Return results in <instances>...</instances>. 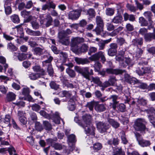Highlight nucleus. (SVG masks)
Listing matches in <instances>:
<instances>
[{"instance_id":"nucleus-1","label":"nucleus","mask_w":155,"mask_h":155,"mask_svg":"<svg viewBox=\"0 0 155 155\" xmlns=\"http://www.w3.org/2000/svg\"><path fill=\"white\" fill-rule=\"evenodd\" d=\"M74 69L76 71L88 80H90V76L93 74V70L91 69L89 71V68L87 67L82 68L76 66L74 67Z\"/></svg>"},{"instance_id":"nucleus-2","label":"nucleus","mask_w":155,"mask_h":155,"mask_svg":"<svg viewBox=\"0 0 155 155\" xmlns=\"http://www.w3.org/2000/svg\"><path fill=\"white\" fill-rule=\"evenodd\" d=\"M153 32L147 33V29L145 28H141L139 31V34L144 35V38L146 42H150L152 40L155 39V27L153 28Z\"/></svg>"},{"instance_id":"nucleus-3","label":"nucleus","mask_w":155,"mask_h":155,"mask_svg":"<svg viewBox=\"0 0 155 155\" xmlns=\"http://www.w3.org/2000/svg\"><path fill=\"white\" fill-rule=\"evenodd\" d=\"M43 58H47V60L42 62L43 66H47V71L48 74L50 76H52L53 74L54 71L51 64V62L53 59V58L50 55L49 53H47L46 55L43 56Z\"/></svg>"},{"instance_id":"nucleus-4","label":"nucleus","mask_w":155,"mask_h":155,"mask_svg":"<svg viewBox=\"0 0 155 155\" xmlns=\"http://www.w3.org/2000/svg\"><path fill=\"white\" fill-rule=\"evenodd\" d=\"M92 117L89 114H86L82 117L81 122L79 123V125L83 127L86 126H88L92 124Z\"/></svg>"},{"instance_id":"nucleus-5","label":"nucleus","mask_w":155,"mask_h":155,"mask_svg":"<svg viewBox=\"0 0 155 155\" xmlns=\"http://www.w3.org/2000/svg\"><path fill=\"white\" fill-rule=\"evenodd\" d=\"M144 120L141 118H138L135 121L134 126L135 129L137 131H144L146 129L143 124Z\"/></svg>"},{"instance_id":"nucleus-6","label":"nucleus","mask_w":155,"mask_h":155,"mask_svg":"<svg viewBox=\"0 0 155 155\" xmlns=\"http://www.w3.org/2000/svg\"><path fill=\"white\" fill-rule=\"evenodd\" d=\"M100 58H101L102 62L104 63L106 61L104 52L99 51L92 55L89 58V59L92 61H98Z\"/></svg>"},{"instance_id":"nucleus-7","label":"nucleus","mask_w":155,"mask_h":155,"mask_svg":"<svg viewBox=\"0 0 155 155\" xmlns=\"http://www.w3.org/2000/svg\"><path fill=\"white\" fill-rule=\"evenodd\" d=\"M82 11L80 9L70 12L68 14L69 18L72 20H77L80 16Z\"/></svg>"},{"instance_id":"nucleus-8","label":"nucleus","mask_w":155,"mask_h":155,"mask_svg":"<svg viewBox=\"0 0 155 155\" xmlns=\"http://www.w3.org/2000/svg\"><path fill=\"white\" fill-rule=\"evenodd\" d=\"M97 127L99 131L101 133L106 132L110 127L109 125L107 123L100 122L97 124Z\"/></svg>"},{"instance_id":"nucleus-9","label":"nucleus","mask_w":155,"mask_h":155,"mask_svg":"<svg viewBox=\"0 0 155 155\" xmlns=\"http://www.w3.org/2000/svg\"><path fill=\"white\" fill-rule=\"evenodd\" d=\"M117 81L115 76L113 75L110 76L108 80L104 82V86L105 87L114 86L116 84Z\"/></svg>"},{"instance_id":"nucleus-10","label":"nucleus","mask_w":155,"mask_h":155,"mask_svg":"<svg viewBox=\"0 0 155 155\" xmlns=\"http://www.w3.org/2000/svg\"><path fill=\"white\" fill-rule=\"evenodd\" d=\"M144 16L148 20L149 22V25L148 27V29L150 30L154 27L153 25V21H152V17L153 15L150 11L145 12L143 14Z\"/></svg>"},{"instance_id":"nucleus-11","label":"nucleus","mask_w":155,"mask_h":155,"mask_svg":"<svg viewBox=\"0 0 155 155\" xmlns=\"http://www.w3.org/2000/svg\"><path fill=\"white\" fill-rule=\"evenodd\" d=\"M59 42L62 44L65 45H68L69 44V37L66 34H61L59 36Z\"/></svg>"},{"instance_id":"nucleus-12","label":"nucleus","mask_w":155,"mask_h":155,"mask_svg":"<svg viewBox=\"0 0 155 155\" xmlns=\"http://www.w3.org/2000/svg\"><path fill=\"white\" fill-rule=\"evenodd\" d=\"M110 47L107 54L110 56H114L117 53V45L116 43H112L110 44Z\"/></svg>"},{"instance_id":"nucleus-13","label":"nucleus","mask_w":155,"mask_h":155,"mask_svg":"<svg viewBox=\"0 0 155 155\" xmlns=\"http://www.w3.org/2000/svg\"><path fill=\"white\" fill-rule=\"evenodd\" d=\"M52 147H54L55 149L57 150H61L62 149L65 150L64 152L65 153H67L68 154L70 153L71 151H72L73 150V147H70V149L68 150L66 149V147L64 146H62L61 145L55 143L54 144L52 145Z\"/></svg>"},{"instance_id":"nucleus-14","label":"nucleus","mask_w":155,"mask_h":155,"mask_svg":"<svg viewBox=\"0 0 155 155\" xmlns=\"http://www.w3.org/2000/svg\"><path fill=\"white\" fill-rule=\"evenodd\" d=\"M82 127L84 129L87 134L89 135L94 136L95 128L92 124Z\"/></svg>"},{"instance_id":"nucleus-15","label":"nucleus","mask_w":155,"mask_h":155,"mask_svg":"<svg viewBox=\"0 0 155 155\" xmlns=\"http://www.w3.org/2000/svg\"><path fill=\"white\" fill-rule=\"evenodd\" d=\"M105 71L106 73L108 74H114L116 75L122 74L125 72L124 70L118 69H113L111 68H107Z\"/></svg>"},{"instance_id":"nucleus-16","label":"nucleus","mask_w":155,"mask_h":155,"mask_svg":"<svg viewBox=\"0 0 155 155\" xmlns=\"http://www.w3.org/2000/svg\"><path fill=\"white\" fill-rule=\"evenodd\" d=\"M84 38L80 37L73 38L71 40V44L78 45L81 43L84 42Z\"/></svg>"},{"instance_id":"nucleus-17","label":"nucleus","mask_w":155,"mask_h":155,"mask_svg":"<svg viewBox=\"0 0 155 155\" xmlns=\"http://www.w3.org/2000/svg\"><path fill=\"white\" fill-rule=\"evenodd\" d=\"M75 61L78 64H88L90 63V61L87 58H82L76 57L74 59Z\"/></svg>"},{"instance_id":"nucleus-18","label":"nucleus","mask_w":155,"mask_h":155,"mask_svg":"<svg viewBox=\"0 0 155 155\" xmlns=\"http://www.w3.org/2000/svg\"><path fill=\"white\" fill-rule=\"evenodd\" d=\"M111 40V38H110L109 39L105 40H101L98 43V45L99 47V50H103L105 48V44L110 42Z\"/></svg>"},{"instance_id":"nucleus-19","label":"nucleus","mask_w":155,"mask_h":155,"mask_svg":"<svg viewBox=\"0 0 155 155\" xmlns=\"http://www.w3.org/2000/svg\"><path fill=\"white\" fill-rule=\"evenodd\" d=\"M35 53L37 55H41L46 53V55L48 53L45 49L44 48H41L40 47H36L34 49Z\"/></svg>"},{"instance_id":"nucleus-20","label":"nucleus","mask_w":155,"mask_h":155,"mask_svg":"<svg viewBox=\"0 0 155 155\" xmlns=\"http://www.w3.org/2000/svg\"><path fill=\"white\" fill-rule=\"evenodd\" d=\"M94 109L97 112H101L105 111L106 108L103 104H99L96 103Z\"/></svg>"},{"instance_id":"nucleus-21","label":"nucleus","mask_w":155,"mask_h":155,"mask_svg":"<svg viewBox=\"0 0 155 155\" xmlns=\"http://www.w3.org/2000/svg\"><path fill=\"white\" fill-rule=\"evenodd\" d=\"M11 3L8 2H6L4 5L5 12L7 15L10 14L12 12V9L11 7Z\"/></svg>"},{"instance_id":"nucleus-22","label":"nucleus","mask_w":155,"mask_h":155,"mask_svg":"<svg viewBox=\"0 0 155 155\" xmlns=\"http://www.w3.org/2000/svg\"><path fill=\"white\" fill-rule=\"evenodd\" d=\"M32 69L34 71L39 73L42 76H43L45 74V71L43 69L41 68L39 66L35 65L32 68Z\"/></svg>"},{"instance_id":"nucleus-23","label":"nucleus","mask_w":155,"mask_h":155,"mask_svg":"<svg viewBox=\"0 0 155 155\" xmlns=\"http://www.w3.org/2000/svg\"><path fill=\"white\" fill-rule=\"evenodd\" d=\"M123 17L120 15H118L115 16L112 19L111 22L114 24H118L121 23Z\"/></svg>"},{"instance_id":"nucleus-24","label":"nucleus","mask_w":155,"mask_h":155,"mask_svg":"<svg viewBox=\"0 0 155 155\" xmlns=\"http://www.w3.org/2000/svg\"><path fill=\"white\" fill-rule=\"evenodd\" d=\"M102 147V146L101 143H96L93 145L92 147V148L94 152H97L101 150Z\"/></svg>"},{"instance_id":"nucleus-25","label":"nucleus","mask_w":155,"mask_h":155,"mask_svg":"<svg viewBox=\"0 0 155 155\" xmlns=\"http://www.w3.org/2000/svg\"><path fill=\"white\" fill-rule=\"evenodd\" d=\"M42 75L38 73H31L29 75V78L32 80H35L41 77Z\"/></svg>"},{"instance_id":"nucleus-26","label":"nucleus","mask_w":155,"mask_h":155,"mask_svg":"<svg viewBox=\"0 0 155 155\" xmlns=\"http://www.w3.org/2000/svg\"><path fill=\"white\" fill-rule=\"evenodd\" d=\"M139 144L143 147L149 146L151 144L150 141L141 139L138 140Z\"/></svg>"},{"instance_id":"nucleus-27","label":"nucleus","mask_w":155,"mask_h":155,"mask_svg":"<svg viewBox=\"0 0 155 155\" xmlns=\"http://www.w3.org/2000/svg\"><path fill=\"white\" fill-rule=\"evenodd\" d=\"M107 121L114 128H117L120 126L119 124L114 119L108 118Z\"/></svg>"},{"instance_id":"nucleus-28","label":"nucleus","mask_w":155,"mask_h":155,"mask_svg":"<svg viewBox=\"0 0 155 155\" xmlns=\"http://www.w3.org/2000/svg\"><path fill=\"white\" fill-rule=\"evenodd\" d=\"M53 116V120L54 122L55 123L58 124H59L60 123V120H62L63 123H64V122L63 121V120H62V119H61L60 117L59 114L58 112H55V113L54 114Z\"/></svg>"},{"instance_id":"nucleus-29","label":"nucleus","mask_w":155,"mask_h":155,"mask_svg":"<svg viewBox=\"0 0 155 155\" xmlns=\"http://www.w3.org/2000/svg\"><path fill=\"white\" fill-rule=\"evenodd\" d=\"M30 23L33 29L36 30L39 28L40 25L36 19H33L31 21Z\"/></svg>"},{"instance_id":"nucleus-30","label":"nucleus","mask_w":155,"mask_h":155,"mask_svg":"<svg viewBox=\"0 0 155 155\" xmlns=\"http://www.w3.org/2000/svg\"><path fill=\"white\" fill-rule=\"evenodd\" d=\"M68 107L70 110H74L75 108V103L73 99H70L68 101Z\"/></svg>"},{"instance_id":"nucleus-31","label":"nucleus","mask_w":155,"mask_h":155,"mask_svg":"<svg viewBox=\"0 0 155 155\" xmlns=\"http://www.w3.org/2000/svg\"><path fill=\"white\" fill-rule=\"evenodd\" d=\"M71 50L74 53L76 54H79L80 53L79 48L78 45L73 44H70Z\"/></svg>"},{"instance_id":"nucleus-32","label":"nucleus","mask_w":155,"mask_h":155,"mask_svg":"<svg viewBox=\"0 0 155 155\" xmlns=\"http://www.w3.org/2000/svg\"><path fill=\"white\" fill-rule=\"evenodd\" d=\"M96 22L97 26L100 27H103L104 23L101 18L99 16H97L96 18Z\"/></svg>"},{"instance_id":"nucleus-33","label":"nucleus","mask_w":155,"mask_h":155,"mask_svg":"<svg viewBox=\"0 0 155 155\" xmlns=\"http://www.w3.org/2000/svg\"><path fill=\"white\" fill-rule=\"evenodd\" d=\"M11 120V117L9 115H6L5 118L2 119V122L7 124L8 126H10V121Z\"/></svg>"},{"instance_id":"nucleus-34","label":"nucleus","mask_w":155,"mask_h":155,"mask_svg":"<svg viewBox=\"0 0 155 155\" xmlns=\"http://www.w3.org/2000/svg\"><path fill=\"white\" fill-rule=\"evenodd\" d=\"M10 18L12 21L14 23H18L19 22L20 19L18 15H13L10 16Z\"/></svg>"},{"instance_id":"nucleus-35","label":"nucleus","mask_w":155,"mask_h":155,"mask_svg":"<svg viewBox=\"0 0 155 155\" xmlns=\"http://www.w3.org/2000/svg\"><path fill=\"white\" fill-rule=\"evenodd\" d=\"M16 95L12 92H9L7 94V99L8 101H12L15 98Z\"/></svg>"},{"instance_id":"nucleus-36","label":"nucleus","mask_w":155,"mask_h":155,"mask_svg":"<svg viewBox=\"0 0 155 155\" xmlns=\"http://www.w3.org/2000/svg\"><path fill=\"white\" fill-rule=\"evenodd\" d=\"M95 12L93 9L90 8L87 11V15H89L90 18H92L95 16Z\"/></svg>"},{"instance_id":"nucleus-37","label":"nucleus","mask_w":155,"mask_h":155,"mask_svg":"<svg viewBox=\"0 0 155 155\" xmlns=\"http://www.w3.org/2000/svg\"><path fill=\"white\" fill-rule=\"evenodd\" d=\"M66 72L71 78H74L76 76V74L74 71L69 68L66 69Z\"/></svg>"},{"instance_id":"nucleus-38","label":"nucleus","mask_w":155,"mask_h":155,"mask_svg":"<svg viewBox=\"0 0 155 155\" xmlns=\"http://www.w3.org/2000/svg\"><path fill=\"white\" fill-rule=\"evenodd\" d=\"M139 22L141 26H147L148 24L147 21L142 17L139 18Z\"/></svg>"},{"instance_id":"nucleus-39","label":"nucleus","mask_w":155,"mask_h":155,"mask_svg":"<svg viewBox=\"0 0 155 155\" xmlns=\"http://www.w3.org/2000/svg\"><path fill=\"white\" fill-rule=\"evenodd\" d=\"M68 144L70 145V143H74L76 141L75 135L72 134L68 136Z\"/></svg>"},{"instance_id":"nucleus-40","label":"nucleus","mask_w":155,"mask_h":155,"mask_svg":"<svg viewBox=\"0 0 155 155\" xmlns=\"http://www.w3.org/2000/svg\"><path fill=\"white\" fill-rule=\"evenodd\" d=\"M107 143L109 144H113L115 146L118 144L119 140L117 138H114L112 140V139L109 140L107 141Z\"/></svg>"},{"instance_id":"nucleus-41","label":"nucleus","mask_w":155,"mask_h":155,"mask_svg":"<svg viewBox=\"0 0 155 155\" xmlns=\"http://www.w3.org/2000/svg\"><path fill=\"white\" fill-rule=\"evenodd\" d=\"M133 42L135 45H141L143 43V39L142 38L134 39Z\"/></svg>"},{"instance_id":"nucleus-42","label":"nucleus","mask_w":155,"mask_h":155,"mask_svg":"<svg viewBox=\"0 0 155 155\" xmlns=\"http://www.w3.org/2000/svg\"><path fill=\"white\" fill-rule=\"evenodd\" d=\"M105 13L107 15L109 16L113 15L114 13V10L111 8H108L106 9Z\"/></svg>"},{"instance_id":"nucleus-43","label":"nucleus","mask_w":155,"mask_h":155,"mask_svg":"<svg viewBox=\"0 0 155 155\" xmlns=\"http://www.w3.org/2000/svg\"><path fill=\"white\" fill-rule=\"evenodd\" d=\"M7 49L11 51H15L17 50V47L11 43H9L7 45Z\"/></svg>"},{"instance_id":"nucleus-44","label":"nucleus","mask_w":155,"mask_h":155,"mask_svg":"<svg viewBox=\"0 0 155 155\" xmlns=\"http://www.w3.org/2000/svg\"><path fill=\"white\" fill-rule=\"evenodd\" d=\"M49 85L51 88L55 90H57L59 87V85L57 84L54 81H51Z\"/></svg>"},{"instance_id":"nucleus-45","label":"nucleus","mask_w":155,"mask_h":155,"mask_svg":"<svg viewBox=\"0 0 155 155\" xmlns=\"http://www.w3.org/2000/svg\"><path fill=\"white\" fill-rule=\"evenodd\" d=\"M96 102L94 101H92L87 103L86 105V107L89 108L90 110H93V107L96 104Z\"/></svg>"},{"instance_id":"nucleus-46","label":"nucleus","mask_w":155,"mask_h":155,"mask_svg":"<svg viewBox=\"0 0 155 155\" xmlns=\"http://www.w3.org/2000/svg\"><path fill=\"white\" fill-rule=\"evenodd\" d=\"M102 67L101 64L98 61L96 62L94 65L95 71H96L99 72Z\"/></svg>"},{"instance_id":"nucleus-47","label":"nucleus","mask_w":155,"mask_h":155,"mask_svg":"<svg viewBox=\"0 0 155 155\" xmlns=\"http://www.w3.org/2000/svg\"><path fill=\"white\" fill-rule=\"evenodd\" d=\"M88 49V46L86 44H83L81 46V48H79L80 53L84 52H86Z\"/></svg>"},{"instance_id":"nucleus-48","label":"nucleus","mask_w":155,"mask_h":155,"mask_svg":"<svg viewBox=\"0 0 155 155\" xmlns=\"http://www.w3.org/2000/svg\"><path fill=\"white\" fill-rule=\"evenodd\" d=\"M124 56L118 55L116 56L115 59L116 61H119L120 63L122 65L123 64L124 62Z\"/></svg>"},{"instance_id":"nucleus-49","label":"nucleus","mask_w":155,"mask_h":155,"mask_svg":"<svg viewBox=\"0 0 155 155\" xmlns=\"http://www.w3.org/2000/svg\"><path fill=\"white\" fill-rule=\"evenodd\" d=\"M118 110L121 112H124L125 110V106L123 103H121L117 106Z\"/></svg>"},{"instance_id":"nucleus-50","label":"nucleus","mask_w":155,"mask_h":155,"mask_svg":"<svg viewBox=\"0 0 155 155\" xmlns=\"http://www.w3.org/2000/svg\"><path fill=\"white\" fill-rule=\"evenodd\" d=\"M81 94L83 96L85 95L87 98H90L91 97L92 94L89 92H86V91L84 90H82L80 91Z\"/></svg>"},{"instance_id":"nucleus-51","label":"nucleus","mask_w":155,"mask_h":155,"mask_svg":"<svg viewBox=\"0 0 155 155\" xmlns=\"http://www.w3.org/2000/svg\"><path fill=\"white\" fill-rule=\"evenodd\" d=\"M29 88L27 87L23 88L22 90V94L24 96H27L28 95L29 93Z\"/></svg>"},{"instance_id":"nucleus-52","label":"nucleus","mask_w":155,"mask_h":155,"mask_svg":"<svg viewBox=\"0 0 155 155\" xmlns=\"http://www.w3.org/2000/svg\"><path fill=\"white\" fill-rule=\"evenodd\" d=\"M135 2L137 8L139 9L140 11L142 10L143 9L144 7L143 4L139 2L137 0H135Z\"/></svg>"},{"instance_id":"nucleus-53","label":"nucleus","mask_w":155,"mask_h":155,"mask_svg":"<svg viewBox=\"0 0 155 155\" xmlns=\"http://www.w3.org/2000/svg\"><path fill=\"white\" fill-rule=\"evenodd\" d=\"M139 84L138 87L143 89H145L147 88L148 89V87L147 84L145 83H143L139 81V82L138 83Z\"/></svg>"},{"instance_id":"nucleus-54","label":"nucleus","mask_w":155,"mask_h":155,"mask_svg":"<svg viewBox=\"0 0 155 155\" xmlns=\"http://www.w3.org/2000/svg\"><path fill=\"white\" fill-rule=\"evenodd\" d=\"M43 123L46 130H49L51 129V125L48 121H44Z\"/></svg>"},{"instance_id":"nucleus-55","label":"nucleus","mask_w":155,"mask_h":155,"mask_svg":"<svg viewBox=\"0 0 155 155\" xmlns=\"http://www.w3.org/2000/svg\"><path fill=\"white\" fill-rule=\"evenodd\" d=\"M27 58V54L24 53H19L18 59L20 61L25 60Z\"/></svg>"},{"instance_id":"nucleus-56","label":"nucleus","mask_w":155,"mask_h":155,"mask_svg":"<svg viewBox=\"0 0 155 155\" xmlns=\"http://www.w3.org/2000/svg\"><path fill=\"white\" fill-rule=\"evenodd\" d=\"M103 27H100L97 25L96 28L93 31L96 32L97 35H100L101 32L103 31Z\"/></svg>"},{"instance_id":"nucleus-57","label":"nucleus","mask_w":155,"mask_h":155,"mask_svg":"<svg viewBox=\"0 0 155 155\" xmlns=\"http://www.w3.org/2000/svg\"><path fill=\"white\" fill-rule=\"evenodd\" d=\"M46 20H47V21L46 24V26L48 27L51 25L52 21V18L50 15H48Z\"/></svg>"},{"instance_id":"nucleus-58","label":"nucleus","mask_w":155,"mask_h":155,"mask_svg":"<svg viewBox=\"0 0 155 155\" xmlns=\"http://www.w3.org/2000/svg\"><path fill=\"white\" fill-rule=\"evenodd\" d=\"M92 81L95 84H98L99 86L102 83L99 78L97 77H92Z\"/></svg>"},{"instance_id":"nucleus-59","label":"nucleus","mask_w":155,"mask_h":155,"mask_svg":"<svg viewBox=\"0 0 155 155\" xmlns=\"http://www.w3.org/2000/svg\"><path fill=\"white\" fill-rule=\"evenodd\" d=\"M35 129L39 131H41L43 129L41 124L39 122H37L35 124Z\"/></svg>"},{"instance_id":"nucleus-60","label":"nucleus","mask_w":155,"mask_h":155,"mask_svg":"<svg viewBox=\"0 0 155 155\" xmlns=\"http://www.w3.org/2000/svg\"><path fill=\"white\" fill-rule=\"evenodd\" d=\"M32 109L36 111H38L41 109V107L38 104H35L31 106Z\"/></svg>"},{"instance_id":"nucleus-61","label":"nucleus","mask_w":155,"mask_h":155,"mask_svg":"<svg viewBox=\"0 0 155 155\" xmlns=\"http://www.w3.org/2000/svg\"><path fill=\"white\" fill-rule=\"evenodd\" d=\"M143 51L140 48H138L135 52V57L137 58H139L142 55Z\"/></svg>"},{"instance_id":"nucleus-62","label":"nucleus","mask_w":155,"mask_h":155,"mask_svg":"<svg viewBox=\"0 0 155 155\" xmlns=\"http://www.w3.org/2000/svg\"><path fill=\"white\" fill-rule=\"evenodd\" d=\"M127 7L128 9L132 12H134L137 10V8L134 6L128 4Z\"/></svg>"},{"instance_id":"nucleus-63","label":"nucleus","mask_w":155,"mask_h":155,"mask_svg":"<svg viewBox=\"0 0 155 155\" xmlns=\"http://www.w3.org/2000/svg\"><path fill=\"white\" fill-rule=\"evenodd\" d=\"M87 24V21L84 19H83L80 21L78 23V25L80 27H84Z\"/></svg>"},{"instance_id":"nucleus-64","label":"nucleus","mask_w":155,"mask_h":155,"mask_svg":"<svg viewBox=\"0 0 155 155\" xmlns=\"http://www.w3.org/2000/svg\"><path fill=\"white\" fill-rule=\"evenodd\" d=\"M97 48L94 47H91L89 49L88 54L91 55L92 53H95L97 52Z\"/></svg>"}]
</instances>
